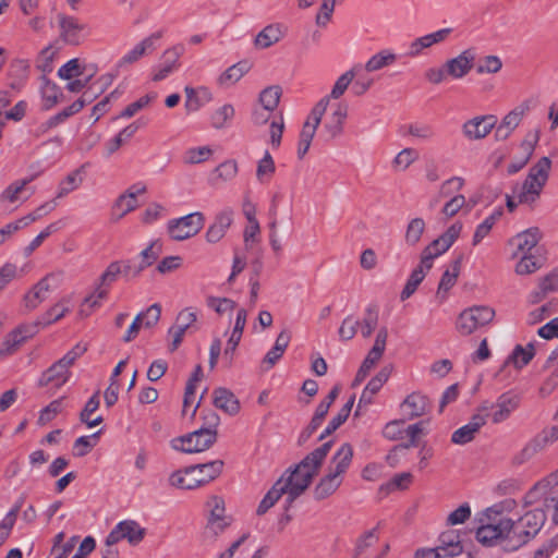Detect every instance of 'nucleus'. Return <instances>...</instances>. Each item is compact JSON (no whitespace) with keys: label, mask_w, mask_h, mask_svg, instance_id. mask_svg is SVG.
<instances>
[{"label":"nucleus","mask_w":558,"mask_h":558,"mask_svg":"<svg viewBox=\"0 0 558 558\" xmlns=\"http://www.w3.org/2000/svg\"><path fill=\"white\" fill-rule=\"evenodd\" d=\"M378 541L377 527H373L362 534L356 541L353 558H363L365 550Z\"/></svg>","instance_id":"63"},{"label":"nucleus","mask_w":558,"mask_h":558,"mask_svg":"<svg viewBox=\"0 0 558 558\" xmlns=\"http://www.w3.org/2000/svg\"><path fill=\"white\" fill-rule=\"evenodd\" d=\"M517 506L515 500L505 499L487 508L480 520L482 525L476 531V539L486 546H493L497 541L509 535L514 526L511 519L499 518L511 512Z\"/></svg>","instance_id":"2"},{"label":"nucleus","mask_w":558,"mask_h":558,"mask_svg":"<svg viewBox=\"0 0 558 558\" xmlns=\"http://www.w3.org/2000/svg\"><path fill=\"white\" fill-rule=\"evenodd\" d=\"M122 274V262H112L99 277L94 291L88 294L81 307V314L89 315L93 310L100 306L101 301L108 296L110 286Z\"/></svg>","instance_id":"7"},{"label":"nucleus","mask_w":558,"mask_h":558,"mask_svg":"<svg viewBox=\"0 0 558 558\" xmlns=\"http://www.w3.org/2000/svg\"><path fill=\"white\" fill-rule=\"evenodd\" d=\"M217 440V429L199 428L171 440V448L184 453H198L209 449Z\"/></svg>","instance_id":"8"},{"label":"nucleus","mask_w":558,"mask_h":558,"mask_svg":"<svg viewBox=\"0 0 558 558\" xmlns=\"http://www.w3.org/2000/svg\"><path fill=\"white\" fill-rule=\"evenodd\" d=\"M390 373V368L386 366L381 368L376 374V376L368 381L360 397L357 410H360L362 407H367L373 402L374 396L381 389L384 384L388 380Z\"/></svg>","instance_id":"27"},{"label":"nucleus","mask_w":558,"mask_h":558,"mask_svg":"<svg viewBox=\"0 0 558 558\" xmlns=\"http://www.w3.org/2000/svg\"><path fill=\"white\" fill-rule=\"evenodd\" d=\"M145 191V185L135 184L119 196L113 206V210L118 214L119 218L137 207V195L143 194Z\"/></svg>","instance_id":"28"},{"label":"nucleus","mask_w":558,"mask_h":558,"mask_svg":"<svg viewBox=\"0 0 558 558\" xmlns=\"http://www.w3.org/2000/svg\"><path fill=\"white\" fill-rule=\"evenodd\" d=\"M52 281H57V276L50 274L39 280L33 289L24 296L25 306L29 310L36 308L43 301H45L49 292L53 289Z\"/></svg>","instance_id":"23"},{"label":"nucleus","mask_w":558,"mask_h":558,"mask_svg":"<svg viewBox=\"0 0 558 558\" xmlns=\"http://www.w3.org/2000/svg\"><path fill=\"white\" fill-rule=\"evenodd\" d=\"M86 348L76 344L73 349L66 352L60 360L54 362L49 368L41 373L38 378L39 387H50L54 390L60 389L71 378V367L76 360L84 354Z\"/></svg>","instance_id":"6"},{"label":"nucleus","mask_w":558,"mask_h":558,"mask_svg":"<svg viewBox=\"0 0 558 558\" xmlns=\"http://www.w3.org/2000/svg\"><path fill=\"white\" fill-rule=\"evenodd\" d=\"M213 156V149L209 146L192 147L186 149L183 156L185 165H198L205 162Z\"/></svg>","instance_id":"57"},{"label":"nucleus","mask_w":558,"mask_h":558,"mask_svg":"<svg viewBox=\"0 0 558 558\" xmlns=\"http://www.w3.org/2000/svg\"><path fill=\"white\" fill-rule=\"evenodd\" d=\"M162 37V32L158 31L140 41L132 50L124 54L119 61V66H124L138 61L147 51L155 49L154 44Z\"/></svg>","instance_id":"26"},{"label":"nucleus","mask_w":558,"mask_h":558,"mask_svg":"<svg viewBox=\"0 0 558 558\" xmlns=\"http://www.w3.org/2000/svg\"><path fill=\"white\" fill-rule=\"evenodd\" d=\"M520 398L518 395L512 392L502 393L495 404L485 403L484 405H488L489 410L495 409L492 414V420L494 423H500L507 420L510 414L519 407Z\"/></svg>","instance_id":"21"},{"label":"nucleus","mask_w":558,"mask_h":558,"mask_svg":"<svg viewBox=\"0 0 558 558\" xmlns=\"http://www.w3.org/2000/svg\"><path fill=\"white\" fill-rule=\"evenodd\" d=\"M430 268H426L423 266V264H418V266L413 269V271L411 272L402 292H401V300H407L409 299L414 292L415 290L417 289V287L420 286V283L423 281V279L425 278L426 274L428 272Z\"/></svg>","instance_id":"45"},{"label":"nucleus","mask_w":558,"mask_h":558,"mask_svg":"<svg viewBox=\"0 0 558 558\" xmlns=\"http://www.w3.org/2000/svg\"><path fill=\"white\" fill-rule=\"evenodd\" d=\"M99 404L98 392H96L89 398L80 414L81 422L85 423L89 428L95 427L102 422V416H97L94 420L90 418V415L98 410Z\"/></svg>","instance_id":"48"},{"label":"nucleus","mask_w":558,"mask_h":558,"mask_svg":"<svg viewBox=\"0 0 558 558\" xmlns=\"http://www.w3.org/2000/svg\"><path fill=\"white\" fill-rule=\"evenodd\" d=\"M184 51L185 48L182 44H177L168 48L163 52L165 61L158 66L154 68L151 80L154 82H160L177 71L180 66L179 59L184 53Z\"/></svg>","instance_id":"17"},{"label":"nucleus","mask_w":558,"mask_h":558,"mask_svg":"<svg viewBox=\"0 0 558 558\" xmlns=\"http://www.w3.org/2000/svg\"><path fill=\"white\" fill-rule=\"evenodd\" d=\"M162 252V244L158 240H154L144 248L141 254V263L135 269L134 275H140L145 268L153 265Z\"/></svg>","instance_id":"41"},{"label":"nucleus","mask_w":558,"mask_h":558,"mask_svg":"<svg viewBox=\"0 0 558 558\" xmlns=\"http://www.w3.org/2000/svg\"><path fill=\"white\" fill-rule=\"evenodd\" d=\"M146 534V530L134 520H123L119 522L105 539L106 545H116L122 539H126L131 545L140 544Z\"/></svg>","instance_id":"12"},{"label":"nucleus","mask_w":558,"mask_h":558,"mask_svg":"<svg viewBox=\"0 0 558 558\" xmlns=\"http://www.w3.org/2000/svg\"><path fill=\"white\" fill-rule=\"evenodd\" d=\"M348 110V105L344 102H338L332 106V110L325 119L323 130L320 132V135L324 137V140L331 141L339 137L343 133Z\"/></svg>","instance_id":"13"},{"label":"nucleus","mask_w":558,"mask_h":558,"mask_svg":"<svg viewBox=\"0 0 558 558\" xmlns=\"http://www.w3.org/2000/svg\"><path fill=\"white\" fill-rule=\"evenodd\" d=\"M326 112V100H319L311 113L308 114L306 121L303 124L302 131L300 133L299 146H298V156L299 158H303L311 147V143L316 134L317 128L322 122V119Z\"/></svg>","instance_id":"11"},{"label":"nucleus","mask_w":558,"mask_h":558,"mask_svg":"<svg viewBox=\"0 0 558 558\" xmlns=\"http://www.w3.org/2000/svg\"><path fill=\"white\" fill-rule=\"evenodd\" d=\"M447 251L448 248L437 238L422 251L420 263L426 268H432L434 259Z\"/></svg>","instance_id":"47"},{"label":"nucleus","mask_w":558,"mask_h":558,"mask_svg":"<svg viewBox=\"0 0 558 558\" xmlns=\"http://www.w3.org/2000/svg\"><path fill=\"white\" fill-rule=\"evenodd\" d=\"M502 210L497 209L493 214H490L488 217L484 219L482 223H480L475 230L474 236H473V245H477L483 241L484 238L488 235L490 230L493 229L494 225L498 221V219L501 217Z\"/></svg>","instance_id":"51"},{"label":"nucleus","mask_w":558,"mask_h":558,"mask_svg":"<svg viewBox=\"0 0 558 558\" xmlns=\"http://www.w3.org/2000/svg\"><path fill=\"white\" fill-rule=\"evenodd\" d=\"M238 163L235 160H226L218 165L210 173L208 183L211 186H220L231 180L238 174Z\"/></svg>","instance_id":"31"},{"label":"nucleus","mask_w":558,"mask_h":558,"mask_svg":"<svg viewBox=\"0 0 558 558\" xmlns=\"http://www.w3.org/2000/svg\"><path fill=\"white\" fill-rule=\"evenodd\" d=\"M60 37L69 45H80L87 35V25L74 16L58 15Z\"/></svg>","instance_id":"14"},{"label":"nucleus","mask_w":558,"mask_h":558,"mask_svg":"<svg viewBox=\"0 0 558 558\" xmlns=\"http://www.w3.org/2000/svg\"><path fill=\"white\" fill-rule=\"evenodd\" d=\"M405 129L410 136L421 142H428L435 136L434 128L425 122H414L409 124Z\"/></svg>","instance_id":"55"},{"label":"nucleus","mask_w":558,"mask_h":558,"mask_svg":"<svg viewBox=\"0 0 558 558\" xmlns=\"http://www.w3.org/2000/svg\"><path fill=\"white\" fill-rule=\"evenodd\" d=\"M185 108L187 111H198L203 106L209 104L214 96L209 88L199 86L197 88L185 86Z\"/></svg>","instance_id":"29"},{"label":"nucleus","mask_w":558,"mask_h":558,"mask_svg":"<svg viewBox=\"0 0 558 558\" xmlns=\"http://www.w3.org/2000/svg\"><path fill=\"white\" fill-rule=\"evenodd\" d=\"M246 62H238L228 68L218 78V84L222 87H230L238 83L248 71Z\"/></svg>","instance_id":"39"},{"label":"nucleus","mask_w":558,"mask_h":558,"mask_svg":"<svg viewBox=\"0 0 558 558\" xmlns=\"http://www.w3.org/2000/svg\"><path fill=\"white\" fill-rule=\"evenodd\" d=\"M418 159V153L414 148H403L392 160L395 171H405L413 162Z\"/></svg>","instance_id":"53"},{"label":"nucleus","mask_w":558,"mask_h":558,"mask_svg":"<svg viewBox=\"0 0 558 558\" xmlns=\"http://www.w3.org/2000/svg\"><path fill=\"white\" fill-rule=\"evenodd\" d=\"M558 439V426L553 427L549 432L545 433L542 436L536 437L532 442L526 445V447L522 450V454L526 458L532 457L538 449L546 446L548 442Z\"/></svg>","instance_id":"49"},{"label":"nucleus","mask_w":558,"mask_h":558,"mask_svg":"<svg viewBox=\"0 0 558 558\" xmlns=\"http://www.w3.org/2000/svg\"><path fill=\"white\" fill-rule=\"evenodd\" d=\"M283 488L281 484L277 482L274 484L271 489L265 495L257 507V514H265L283 495Z\"/></svg>","instance_id":"60"},{"label":"nucleus","mask_w":558,"mask_h":558,"mask_svg":"<svg viewBox=\"0 0 558 558\" xmlns=\"http://www.w3.org/2000/svg\"><path fill=\"white\" fill-rule=\"evenodd\" d=\"M360 326V322L355 319L352 315L347 316L339 328V338L342 341H349L354 338L357 332V328Z\"/></svg>","instance_id":"64"},{"label":"nucleus","mask_w":558,"mask_h":558,"mask_svg":"<svg viewBox=\"0 0 558 558\" xmlns=\"http://www.w3.org/2000/svg\"><path fill=\"white\" fill-rule=\"evenodd\" d=\"M99 434L100 430L89 436L78 437L73 445V454L78 458L86 456L97 445Z\"/></svg>","instance_id":"61"},{"label":"nucleus","mask_w":558,"mask_h":558,"mask_svg":"<svg viewBox=\"0 0 558 558\" xmlns=\"http://www.w3.org/2000/svg\"><path fill=\"white\" fill-rule=\"evenodd\" d=\"M235 116V109L231 104H223L210 114V125L216 130L229 128Z\"/></svg>","instance_id":"38"},{"label":"nucleus","mask_w":558,"mask_h":558,"mask_svg":"<svg viewBox=\"0 0 558 558\" xmlns=\"http://www.w3.org/2000/svg\"><path fill=\"white\" fill-rule=\"evenodd\" d=\"M214 404L216 408L233 415L239 412L240 403L235 396L226 388H217L214 391Z\"/></svg>","instance_id":"35"},{"label":"nucleus","mask_w":558,"mask_h":558,"mask_svg":"<svg viewBox=\"0 0 558 558\" xmlns=\"http://www.w3.org/2000/svg\"><path fill=\"white\" fill-rule=\"evenodd\" d=\"M331 445V441L325 442L319 448L308 453L287 478L282 476L277 481L278 484L282 485L283 493L288 495V506L301 496L311 485L314 476L317 474L330 451Z\"/></svg>","instance_id":"1"},{"label":"nucleus","mask_w":558,"mask_h":558,"mask_svg":"<svg viewBox=\"0 0 558 558\" xmlns=\"http://www.w3.org/2000/svg\"><path fill=\"white\" fill-rule=\"evenodd\" d=\"M354 404V397H351L348 402L340 409L338 414L332 417V420L329 422L328 426L325 428V430L319 436V440L324 439L328 435L332 434L336 429H338L348 418L352 407Z\"/></svg>","instance_id":"46"},{"label":"nucleus","mask_w":558,"mask_h":558,"mask_svg":"<svg viewBox=\"0 0 558 558\" xmlns=\"http://www.w3.org/2000/svg\"><path fill=\"white\" fill-rule=\"evenodd\" d=\"M232 222V209H225L217 214V216L215 217V221L209 226V228L206 231V241L210 244L219 242L226 235Z\"/></svg>","instance_id":"22"},{"label":"nucleus","mask_w":558,"mask_h":558,"mask_svg":"<svg viewBox=\"0 0 558 558\" xmlns=\"http://www.w3.org/2000/svg\"><path fill=\"white\" fill-rule=\"evenodd\" d=\"M530 530L524 532L526 538L534 536L546 521V514L542 509H534L526 512L520 520Z\"/></svg>","instance_id":"40"},{"label":"nucleus","mask_w":558,"mask_h":558,"mask_svg":"<svg viewBox=\"0 0 558 558\" xmlns=\"http://www.w3.org/2000/svg\"><path fill=\"white\" fill-rule=\"evenodd\" d=\"M281 88L279 86H269L260 92L259 102L267 111H274L280 101Z\"/></svg>","instance_id":"54"},{"label":"nucleus","mask_w":558,"mask_h":558,"mask_svg":"<svg viewBox=\"0 0 558 558\" xmlns=\"http://www.w3.org/2000/svg\"><path fill=\"white\" fill-rule=\"evenodd\" d=\"M400 408L405 418L413 420L424 415L429 408V403L425 396L413 392L404 399Z\"/></svg>","instance_id":"25"},{"label":"nucleus","mask_w":558,"mask_h":558,"mask_svg":"<svg viewBox=\"0 0 558 558\" xmlns=\"http://www.w3.org/2000/svg\"><path fill=\"white\" fill-rule=\"evenodd\" d=\"M475 52L473 49H465L457 57L445 62L448 76L453 80H461L466 76L474 66Z\"/></svg>","instance_id":"18"},{"label":"nucleus","mask_w":558,"mask_h":558,"mask_svg":"<svg viewBox=\"0 0 558 558\" xmlns=\"http://www.w3.org/2000/svg\"><path fill=\"white\" fill-rule=\"evenodd\" d=\"M497 118L493 114L476 116L462 124V134L469 141L485 138L496 126Z\"/></svg>","instance_id":"15"},{"label":"nucleus","mask_w":558,"mask_h":558,"mask_svg":"<svg viewBox=\"0 0 558 558\" xmlns=\"http://www.w3.org/2000/svg\"><path fill=\"white\" fill-rule=\"evenodd\" d=\"M287 27L280 23H274L265 26L254 39V46L257 49H267L279 43L286 35Z\"/></svg>","instance_id":"24"},{"label":"nucleus","mask_w":558,"mask_h":558,"mask_svg":"<svg viewBox=\"0 0 558 558\" xmlns=\"http://www.w3.org/2000/svg\"><path fill=\"white\" fill-rule=\"evenodd\" d=\"M222 468L223 461L221 460L191 465L173 472L169 476V483L175 488L194 489L218 477Z\"/></svg>","instance_id":"4"},{"label":"nucleus","mask_w":558,"mask_h":558,"mask_svg":"<svg viewBox=\"0 0 558 558\" xmlns=\"http://www.w3.org/2000/svg\"><path fill=\"white\" fill-rule=\"evenodd\" d=\"M361 69L362 65L356 64L338 77L330 94L320 99L326 100V108L328 107L331 99H339L344 94V92L347 90V88L349 87V85L351 84V82L353 81V78Z\"/></svg>","instance_id":"33"},{"label":"nucleus","mask_w":558,"mask_h":558,"mask_svg":"<svg viewBox=\"0 0 558 558\" xmlns=\"http://www.w3.org/2000/svg\"><path fill=\"white\" fill-rule=\"evenodd\" d=\"M26 327H19L8 335L0 347L1 355H10L14 353L20 345L31 336Z\"/></svg>","instance_id":"37"},{"label":"nucleus","mask_w":558,"mask_h":558,"mask_svg":"<svg viewBox=\"0 0 558 558\" xmlns=\"http://www.w3.org/2000/svg\"><path fill=\"white\" fill-rule=\"evenodd\" d=\"M353 459V448L350 444H342L330 460L328 472L320 478L314 489L317 500L331 496L341 486L343 475L350 468Z\"/></svg>","instance_id":"3"},{"label":"nucleus","mask_w":558,"mask_h":558,"mask_svg":"<svg viewBox=\"0 0 558 558\" xmlns=\"http://www.w3.org/2000/svg\"><path fill=\"white\" fill-rule=\"evenodd\" d=\"M502 68V61L498 56L489 54L478 59L476 63V73L480 75L484 74H496Z\"/></svg>","instance_id":"56"},{"label":"nucleus","mask_w":558,"mask_h":558,"mask_svg":"<svg viewBox=\"0 0 558 558\" xmlns=\"http://www.w3.org/2000/svg\"><path fill=\"white\" fill-rule=\"evenodd\" d=\"M541 239L542 233L539 229L535 227L518 233L512 239V243L517 247L514 256H519V254H533L532 250L537 245Z\"/></svg>","instance_id":"30"},{"label":"nucleus","mask_w":558,"mask_h":558,"mask_svg":"<svg viewBox=\"0 0 558 558\" xmlns=\"http://www.w3.org/2000/svg\"><path fill=\"white\" fill-rule=\"evenodd\" d=\"M397 61V54L391 49H381L373 54L362 66L366 72L373 73L392 65Z\"/></svg>","instance_id":"34"},{"label":"nucleus","mask_w":558,"mask_h":558,"mask_svg":"<svg viewBox=\"0 0 558 558\" xmlns=\"http://www.w3.org/2000/svg\"><path fill=\"white\" fill-rule=\"evenodd\" d=\"M545 368L551 371L541 390L549 393L558 386V347L547 357Z\"/></svg>","instance_id":"44"},{"label":"nucleus","mask_w":558,"mask_h":558,"mask_svg":"<svg viewBox=\"0 0 558 558\" xmlns=\"http://www.w3.org/2000/svg\"><path fill=\"white\" fill-rule=\"evenodd\" d=\"M425 231V221L422 218H413L409 221L404 234V241L409 246H415Z\"/></svg>","instance_id":"50"},{"label":"nucleus","mask_w":558,"mask_h":558,"mask_svg":"<svg viewBox=\"0 0 558 558\" xmlns=\"http://www.w3.org/2000/svg\"><path fill=\"white\" fill-rule=\"evenodd\" d=\"M40 93L43 97V102L45 109H51L59 102V99L62 95L60 88L51 81H49L46 76L41 77V87Z\"/></svg>","instance_id":"42"},{"label":"nucleus","mask_w":558,"mask_h":558,"mask_svg":"<svg viewBox=\"0 0 558 558\" xmlns=\"http://www.w3.org/2000/svg\"><path fill=\"white\" fill-rule=\"evenodd\" d=\"M461 263L462 256H459L450 264L449 268L444 271L437 289V296L441 298V300L446 299L447 292L456 284L460 274Z\"/></svg>","instance_id":"32"},{"label":"nucleus","mask_w":558,"mask_h":558,"mask_svg":"<svg viewBox=\"0 0 558 558\" xmlns=\"http://www.w3.org/2000/svg\"><path fill=\"white\" fill-rule=\"evenodd\" d=\"M495 316V311L485 305H475L462 311L457 320L456 329L462 336H470L478 328L489 324Z\"/></svg>","instance_id":"9"},{"label":"nucleus","mask_w":558,"mask_h":558,"mask_svg":"<svg viewBox=\"0 0 558 558\" xmlns=\"http://www.w3.org/2000/svg\"><path fill=\"white\" fill-rule=\"evenodd\" d=\"M63 227L62 221H54L48 225L36 238L32 240V242L24 248L25 256H29L33 252L38 248L41 243L50 236L52 233L58 232Z\"/></svg>","instance_id":"52"},{"label":"nucleus","mask_w":558,"mask_h":558,"mask_svg":"<svg viewBox=\"0 0 558 558\" xmlns=\"http://www.w3.org/2000/svg\"><path fill=\"white\" fill-rule=\"evenodd\" d=\"M529 110V106L525 104H522L514 109H512L510 112H508L501 122L498 124L495 131V137L498 141H505L507 140L511 133L519 126L521 123L523 117Z\"/></svg>","instance_id":"20"},{"label":"nucleus","mask_w":558,"mask_h":558,"mask_svg":"<svg viewBox=\"0 0 558 558\" xmlns=\"http://www.w3.org/2000/svg\"><path fill=\"white\" fill-rule=\"evenodd\" d=\"M439 548L444 549L445 558H452L459 556L463 551L460 536L457 531L449 530L440 535Z\"/></svg>","instance_id":"36"},{"label":"nucleus","mask_w":558,"mask_h":558,"mask_svg":"<svg viewBox=\"0 0 558 558\" xmlns=\"http://www.w3.org/2000/svg\"><path fill=\"white\" fill-rule=\"evenodd\" d=\"M534 356L533 344H527L526 348L517 345L512 354L508 357L506 363L512 362L517 368L525 366Z\"/></svg>","instance_id":"59"},{"label":"nucleus","mask_w":558,"mask_h":558,"mask_svg":"<svg viewBox=\"0 0 558 558\" xmlns=\"http://www.w3.org/2000/svg\"><path fill=\"white\" fill-rule=\"evenodd\" d=\"M207 508L209 518L206 533L217 535L230 524V518L225 514V501L221 497L213 496L207 501Z\"/></svg>","instance_id":"16"},{"label":"nucleus","mask_w":558,"mask_h":558,"mask_svg":"<svg viewBox=\"0 0 558 558\" xmlns=\"http://www.w3.org/2000/svg\"><path fill=\"white\" fill-rule=\"evenodd\" d=\"M276 167L272 157L268 151L265 153L264 157L258 161L256 169V178L260 183H267L270 181L275 173Z\"/></svg>","instance_id":"58"},{"label":"nucleus","mask_w":558,"mask_h":558,"mask_svg":"<svg viewBox=\"0 0 558 558\" xmlns=\"http://www.w3.org/2000/svg\"><path fill=\"white\" fill-rule=\"evenodd\" d=\"M378 311L374 306H368L365 310L364 317L362 322H360L361 335L364 338L371 337L372 332L375 330L378 324Z\"/></svg>","instance_id":"62"},{"label":"nucleus","mask_w":558,"mask_h":558,"mask_svg":"<svg viewBox=\"0 0 558 558\" xmlns=\"http://www.w3.org/2000/svg\"><path fill=\"white\" fill-rule=\"evenodd\" d=\"M520 259L515 265L514 271L519 276H526L538 270L543 263L542 258L535 254H519Z\"/></svg>","instance_id":"43"},{"label":"nucleus","mask_w":558,"mask_h":558,"mask_svg":"<svg viewBox=\"0 0 558 558\" xmlns=\"http://www.w3.org/2000/svg\"><path fill=\"white\" fill-rule=\"evenodd\" d=\"M205 225V216L199 213H191L186 216L170 219L167 223V232L173 241H184L195 236Z\"/></svg>","instance_id":"10"},{"label":"nucleus","mask_w":558,"mask_h":558,"mask_svg":"<svg viewBox=\"0 0 558 558\" xmlns=\"http://www.w3.org/2000/svg\"><path fill=\"white\" fill-rule=\"evenodd\" d=\"M452 33L451 28H441L434 33H429L422 37L415 38L409 45L407 56L410 58H416L423 53L425 49L438 45L447 40L449 35Z\"/></svg>","instance_id":"19"},{"label":"nucleus","mask_w":558,"mask_h":558,"mask_svg":"<svg viewBox=\"0 0 558 558\" xmlns=\"http://www.w3.org/2000/svg\"><path fill=\"white\" fill-rule=\"evenodd\" d=\"M550 166L551 161L548 157L541 158L536 165L530 169L524 182L513 187V193L519 203L532 204L538 198L547 182Z\"/></svg>","instance_id":"5"}]
</instances>
